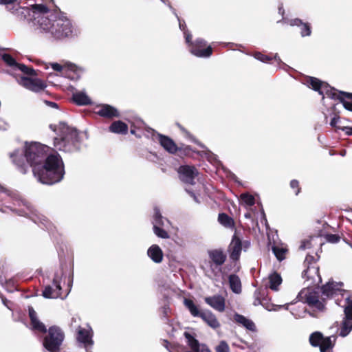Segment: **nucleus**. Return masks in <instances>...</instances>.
I'll return each mask as SVG.
<instances>
[{
    "label": "nucleus",
    "instance_id": "obj_1",
    "mask_svg": "<svg viewBox=\"0 0 352 352\" xmlns=\"http://www.w3.org/2000/svg\"><path fill=\"white\" fill-rule=\"evenodd\" d=\"M49 147L38 142H26L23 149H17L10 153V157L19 170L25 174L28 165L38 181L52 185L60 182L65 175V166L58 153L47 154Z\"/></svg>",
    "mask_w": 352,
    "mask_h": 352
},
{
    "label": "nucleus",
    "instance_id": "obj_2",
    "mask_svg": "<svg viewBox=\"0 0 352 352\" xmlns=\"http://www.w3.org/2000/svg\"><path fill=\"white\" fill-rule=\"evenodd\" d=\"M34 23L41 32L48 34L55 39H63L73 35L71 21L58 13L49 10L43 4L33 6Z\"/></svg>",
    "mask_w": 352,
    "mask_h": 352
},
{
    "label": "nucleus",
    "instance_id": "obj_3",
    "mask_svg": "<svg viewBox=\"0 0 352 352\" xmlns=\"http://www.w3.org/2000/svg\"><path fill=\"white\" fill-rule=\"evenodd\" d=\"M342 286V283H338L329 281L322 287L321 290L323 299L338 294H340L344 298L343 304L336 302L338 305L344 308V316L338 330L339 336L344 338L352 331V298H351L347 292L341 289ZM338 300H336V301Z\"/></svg>",
    "mask_w": 352,
    "mask_h": 352
},
{
    "label": "nucleus",
    "instance_id": "obj_4",
    "mask_svg": "<svg viewBox=\"0 0 352 352\" xmlns=\"http://www.w3.org/2000/svg\"><path fill=\"white\" fill-rule=\"evenodd\" d=\"M50 129L57 135L54 140V147L64 152H73L79 149L80 140L78 133L65 122L58 124H50Z\"/></svg>",
    "mask_w": 352,
    "mask_h": 352
},
{
    "label": "nucleus",
    "instance_id": "obj_5",
    "mask_svg": "<svg viewBox=\"0 0 352 352\" xmlns=\"http://www.w3.org/2000/svg\"><path fill=\"white\" fill-rule=\"evenodd\" d=\"M307 84L323 97L326 95L331 98H338L346 109L352 111V94L338 91L328 84L314 77L307 79Z\"/></svg>",
    "mask_w": 352,
    "mask_h": 352
},
{
    "label": "nucleus",
    "instance_id": "obj_6",
    "mask_svg": "<svg viewBox=\"0 0 352 352\" xmlns=\"http://www.w3.org/2000/svg\"><path fill=\"white\" fill-rule=\"evenodd\" d=\"M314 256L307 255L305 260L307 269L302 272V277L305 278L307 285L316 286L321 283V277L319 274V267L316 264Z\"/></svg>",
    "mask_w": 352,
    "mask_h": 352
},
{
    "label": "nucleus",
    "instance_id": "obj_7",
    "mask_svg": "<svg viewBox=\"0 0 352 352\" xmlns=\"http://www.w3.org/2000/svg\"><path fill=\"white\" fill-rule=\"evenodd\" d=\"M63 338L64 334L59 327H51L44 339L43 346L50 352H59Z\"/></svg>",
    "mask_w": 352,
    "mask_h": 352
},
{
    "label": "nucleus",
    "instance_id": "obj_8",
    "mask_svg": "<svg viewBox=\"0 0 352 352\" xmlns=\"http://www.w3.org/2000/svg\"><path fill=\"white\" fill-rule=\"evenodd\" d=\"M313 287L314 286L307 284V287L302 289L299 292L298 298L302 302L307 303L319 311H323L324 309V299L322 298V301L319 300L318 292L315 291Z\"/></svg>",
    "mask_w": 352,
    "mask_h": 352
},
{
    "label": "nucleus",
    "instance_id": "obj_9",
    "mask_svg": "<svg viewBox=\"0 0 352 352\" xmlns=\"http://www.w3.org/2000/svg\"><path fill=\"white\" fill-rule=\"evenodd\" d=\"M23 205L25 207V209L19 210V214L21 216L29 217L35 223L43 226L50 232L53 230V223L43 214L34 211L28 203L21 201Z\"/></svg>",
    "mask_w": 352,
    "mask_h": 352
},
{
    "label": "nucleus",
    "instance_id": "obj_10",
    "mask_svg": "<svg viewBox=\"0 0 352 352\" xmlns=\"http://www.w3.org/2000/svg\"><path fill=\"white\" fill-rule=\"evenodd\" d=\"M63 276V270H59L54 274L52 284L46 285L43 290V296L45 298H61V280Z\"/></svg>",
    "mask_w": 352,
    "mask_h": 352
},
{
    "label": "nucleus",
    "instance_id": "obj_11",
    "mask_svg": "<svg viewBox=\"0 0 352 352\" xmlns=\"http://www.w3.org/2000/svg\"><path fill=\"white\" fill-rule=\"evenodd\" d=\"M335 336L324 338L320 332H314L309 337L310 344L314 346H320V352H332L336 342Z\"/></svg>",
    "mask_w": 352,
    "mask_h": 352
},
{
    "label": "nucleus",
    "instance_id": "obj_12",
    "mask_svg": "<svg viewBox=\"0 0 352 352\" xmlns=\"http://www.w3.org/2000/svg\"><path fill=\"white\" fill-rule=\"evenodd\" d=\"M153 224V232L156 236L162 239L169 238L168 232L160 226L167 228L170 225V222L169 220L162 216L160 211L157 208H155L154 209Z\"/></svg>",
    "mask_w": 352,
    "mask_h": 352
},
{
    "label": "nucleus",
    "instance_id": "obj_13",
    "mask_svg": "<svg viewBox=\"0 0 352 352\" xmlns=\"http://www.w3.org/2000/svg\"><path fill=\"white\" fill-rule=\"evenodd\" d=\"M206 45V42L204 39L197 38L190 44V52L197 57L208 58L212 54V50L210 46L204 48Z\"/></svg>",
    "mask_w": 352,
    "mask_h": 352
},
{
    "label": "nucleus",
    "instance_id": "obj_14",
    "mask_svg": "<svg viewBox=\"0 0 352 352\" xmlns=\"http://www.w3.org/2000/svg\"><path fill=\"white\" fill-rule=\"evenodd\" d=\"M178 174L181 181L186 184L193 185L195 178L197 176L198 172L195 167L190 166H181L178 168Z\"/></svg>",
    "mask_w": 352,
    "mask_h": 352
},
{
    "label": "nucleus",
    "instance_id": "obj_15",
    "mask_svg": "<svg viewBox=\"0 0 352 352\" xmlns=\"http://www.w3.org/2000/svg\"><path fill=\"white\" fill-rule=\"evenodd\" d=\"M3 60L14 70H19L23 74H28L30 76H35V71L30 67L25 66L23 64H19L16 63L15 59L8 54H3L1 55Z\"/></svg>",
    "mask_w": 352,
    "mask_h": 352
},
{
    "label": "nucleus",
    "instance_id": "obj_16",
    "mask_svg": "<svg viewBox=\"0 0 352 352\" xmlns=\"http://www.w3.org/2000/svg\"><path fill=\"white\" fill-rule=\"evenodd\" d=\"M20 84L26 89L34 92L41 91L46 87L45 82L38 78L21 77Z\"/></svg>",
    "mask_w": 352,
    "mask_h": 352
},
{
    "label": "nucleus",
    "instance_id": "obj_17",
    "mask_svg": "<svg viewBox=\"0 0 352 352\" xmlns=\"http://www.w3.org/2000/svg\"><path fill=\"white\" fill-rule=\"evenodd\" d=\"M92 329L88 327L87 329L79 327L77 331V340L83 344L86 350L88 351L94 344L92 340Z\"/></svg>",
    "mask_w": 352,
    "mask_h": 352
},
{
    "label": "nucleus",
    "instance_id": "obj_18",
    "mask_svg": "<svg viewBox=\"0 0 352 352\" xmlns=\"http://www.w3.org/2000/svg\"><path fill=\"white\" fill-rule=\"evenodd\" d=\"M184 336L187 340V344L193 352H211L206 344H201L195 338L194 335L185 331Z\"/></svg>",
    "mask_w": 352,
    "mask_h": 352
},
{
    "label": "nucleus",
    "instance_id": "obj_19",
    "mask_svg": "<svg viewBox=\"0 0 352 352\" xmlns=\"http://www.w3.org/2000/svg\"><path fill=\"white\" fill-rule=\"evenodd\" d=\"M205 302L214 309L223 312L225 310V298L221 295L206 297Z\"/></svg>",
    "mask_w": 352,
    "mask_h": 352
},
{
    "label": "nucleus",
    "instance_id": "obj_20",
    "mask_svg": "<svg viewBox=\"0 0 352 352\" xmlns=\"http://www.w3.org/2000/svg\"><path fill=\"white\" fill-rule=\"evenodd\" d=\"M96 112L100 116L107 118H118L120 116L118 111L115 107L106 104L98 107V109Z\"/></svg>",
    "mask_w": 352,
    "mask_h": 352
},
{
    "label": "nucleus",
    "instance_id": "obj_21",
    "mask_svg": "<svg viewBox=\"0 0 352 352\" xmlns=\"http://www.w3.org/2000/svg\"><path fill=\"white\" fill-rule=\"evenodd\" d=\"M285 23H287L291 26H298L300 28V35L302 37L309 36L311 34V30L310 24L308 23H303L302 20L299 19H294L284 21Z\"/></svg>",
    "mask_w": 352,
    "mask_h": 352
},
{
    "label": "nucleus",
    "instance_id": "obj_22",
    "mask_svg": "<svg viewBox=\"0 0 352 352\" xmlns=\"http://www.w3.org/2000/svg\"><path fill=\"white\" fill-rule=\"evenodd\" d=\"M157 137L160 145L166 151L172 154L175 153L177 151L178 147L172 139L168 136L161 134H157Z\"/></svg>",
    "mask_w": 352,
    "mask_h": 352
},
{
    "label": "nucleus",
    "instance_id": "obj_23",
    "mask_svg": "<svg viewBox=\"0 0 352 352\" xmlns=\"http://www.w3.org/2000/svg\"><path fill=\"white\" fill-rule=\"evenodd\" d=\"M208 256L212 262L218 267H221L226 260V254L221 250L208 251Z\"/></svg>",
    "mask_w": 352,
    "mask_h": 352
},
{
    "label": "nucleus",
    "instance_id": "obj_24",
    "mask_svg": "<svg viewBox=\"0 0 352 352\" xmlns=\"http://www.w3.org/2000/svg\"><path fill=\"white\" fill-rule=\"evenodd\" d=\"M230 258L232 260H238L241 252V241L239 237L234 236L229 247Z\"/></svg>",
    "mask_w": 352,
    "mask_h": 352
},
{
    "label": "nucleus",
    "instance_id": "obj_25",
    "mask_svg": "<svg viewBox=\"0 0 352 352\" xmlns=\"http://www.w3.org/2000/svg\"><path fill=\"white\" fill-rule=\"evenodd\" d=\"M201 318L211 328L216 329L220 327L216 316L210 311H204Z\"/></svg>",
    "mask_w": 352,
    "mask_h": 352
},
{
    "label": "nucleus",
    "instance_id": "obj_26",
    "mask_svg": "<svg viewBox=\"0 0 352 352\" xmlns=\"http://www.w3.org/2000/svg\"><path fill=\"white\" fill-rule=\"evenodd\" d=\"M147 255L155 263H160L163 260V252L157 245H152L148 249Z\"/></svg>",
    "mask_w": 352,
    "mask_h": 352
},
{
    "label": "nucleus",
    "instance_id": "obj_27",
    "mask_svg": "<svg viewBox=\"0 0 352 352\" xmlns=\"http://www.w3.org/2000/svg\"><path fill=\"white\" fill-rule=\"evenodd\" d=\"M28 311L32 328L41 332H46L45 326L38 320V319L37 318L36 313L33 309V307H29Z\"/></svg>",
    "mask_w": 352,
    "mask_h": 352
},
{
    "label": "nucleus",
    "instance_id": "obj_28",
    "mask_svg": "<svg viewBox=\"0 0 352 352\" xmlns=\"http://www.w3.org/2000/svg\"><path fill=\"white\" fill-rule=\"evenodd\" d=\"M234 318L237 323L240 324L247 329L252 331H256V326L252 320L239 314H236Z\"/></svg>",
    "mask_w": 352,
    "mask_h": 352
},
{
    "label": "nucleus",
    "instance_id": "obj_29",
    "mask_svg": "<svg viewBox=\"0 0 352 352\" xmlns=\"http://www.w3.org/2000/svg\"><path fill=\"white\" fill-rule=\"evenodd\" d=\"M50 65L52 68L56 72L71 71L76 72L78 70V67L76 65L69 62H65L63 65L57 63H51Z\"/></svg>",
    "mask_w": 352,
    "mask_h": 352
},
{
    "label": "nucleus",
    "instance_id": "obj_30",
    "mask_svg": "<svg viewBox=\"0 0 352 352\" xmlns=\"http://www.w3.org/2000/svg\"><path fill=\"white\" fill-rule=\"evenodd\" d=\"M109 131L114 133L126 134L128 132V126L122 121H115L109 126Z\"/></svg>",
    "mask_w": 352,
    "mask_h": 352
},
{
    "label": "nucleus",
    "instance_id": "obj_31",
    "mask_svg": "<svg viewBox=\"0 0 352 352\" xmlns=\"http://www.w3.org/2000/svg\"><path fill=\"white\" fill-rule=\"evenodd\" d=\"M229 283L231 290L235 294L241 292V283L239 277L235 274L229 276Z\"/></svg>",
    "mask_w": 352,
    "mask_h": 352
},
{
    "label": "nucleus",
    "instance_id": "obj_32",
    "mask_svg": "<svg viewBox=\"0 0 352 352\" xmlns=\"http://www.w3.org/2000/svg\"><path fill=\"white\" fill-rule=\"evenodd\" d=\"M73 100L78 105H87L91 103V100L83 91L73 94Z\"/></svg>",
    "mask_w": 352,
    "mask_h": 352
},
{
    "label": "nucleus",
    "instance_id": "obj_33",
    "mask_svg": "<svg viewBox=\"0 0 352 352\" xmlns=\"http://www.w3.org/2000/svg\"><path fill=\"white\" fill-rule=\"evenodd\" d=\"M269 287L274 291H277L278 287L282 283V278L281 276L274 272L269 276Z\"/></svg>",
    "mask_w": 352,
    "mask_h": 352
},
{
    "label": "nucleus",
    "instance_id": "obj_34",
    "mask_svg": "<svg viewBox=\"0 0 352 352\" xmlns=\"http://www.w3.org/2000/svg\"><path fill=\"white\" fill-rule=\"evenodd\" d=\"M184 303L192 316L201 318L203 311L199 310L197 306L193 302L192 300L185 298Z\"/></svg>",
    "mask_w": 352,
    "mask_h": 352
},
{
    "label": "nucleus",
    "instance_id": "obj_35",
    "mask_svg": "<svg viewBox=\"0 0 352 352\" xmlns=\"http://www.w3.org/2000/svg\"><path fill=\"white\" fill-rule=\"evenodd\" d=\"M219 222L226 228H231L233 226V220L225 213H221L218 217Z\"/></svg>",
    "mask_w": 352,
    "mask_h": 352
},
{
    "label": "nucleus",
    "instance_id": "obj_36",
    "mask_svg": "<svg viewBox=\"0 0 352 352\" xmlns=\"http://www.w3.org/2000/svg\"><path fill=\"white\" fill-rule=\"evenodd\" d=\"M241 202L246 206H252L255 204L254 197L249 193H243L240 196Z\"/></svg>",
    "mask_w": 352,
    "mask_h": 352
},
{
    "label": "nucleus",
    "instance_id": "obj_37",
    "mask_svg": "<svg viewBox=\"0 0 352 352\" xmlns=\"http://www.w3.org/2000/svg\"><path fill=\"white\" fill-rule=\"evenodd\" d=\"M21 0H0V4L6 5L7 8L12 11L13 10H17V7Z\"/></svg>",
    "mask_w": 352,
    "mask_h": 352
},
{
    "label": "nucleus",
    "instance_id": "obj_38",
    "mask_svg": "<svg viewBox=\"0 0 352 352\" xmlns=\"http://www.w3.org/2000/svg\"><path fill=\"white\" fill-rule=\"evenodd\" d=\"M272 251L278 260L283 261L285 258V254L287 250L284 248L274 246Z\"/></svg>",
    "mask_w": 352,
    "mask_h": 352
},
{
    "label": "nucleus",
    "instance_id": "obj_39",
    "mask_svg": "<svg viewBox=\"0 0 352 352\" xmlns=\"http://www.w3.org/2000/svg\"><path fill=\"white\" fill-rule=\"evenodd\" d=\"M299 310L292 309L290 312L296 318H304L306 314L305 307L302 305L301 307H298Z\"/></svg>",
    "mask_w": 352,
    "mask_h": 352
},
{
    "label": "nucleus",
    "instance_id": "obj_40",
    "mask_svg": "<svg viewBox=\"0 0 352 352\" xmlns=\"http://www.w3.org/2000/svg\"><path fill=\"white\" fill-rule=\"evenodd\" d=\"M217 352H229L230 349L228 344L225 341H221L219 345L216 347Z\"/></svg>",
    "mask_w": 352,
    "mask_h": 352
},
{
    "label": "nucleus",
    "instance_id": "obj_41",
    "mask_svg": "<svg viewBox=\"0 0 352 352\" xmlns=\"http://www.w3.org/2000/svg\"><path fill=\"white\" fill-rule=\"evenodd\" d=\"M254 58L261 62H263V63H267L268 62L269 60H272V58L269 56H267V55H265V54H263L261 52H256L254 54Z\"/></svg>",
    "mask_w": 352,
    "mask_h": 352
},
{
    "label": "nucleus",
    "instance_id": "obj_42",
    "mask_svg": "<svg viewBox=\"0 0 352 352\" xmlns=\"http://www.w3.org/2000/svg\"><path fill=\"white\" fill-rule=\"evenodd\" d=\"M290 187L292 189H296L295 191V195H298L300 192V188L299 186V182L296 179H293L290 182Z\"/></svg>",
    "mask_w": 352,
    "mask_h": 352
},
{
    "label": "nucleus",
    "instance_id": "obj_43",
    "mask_svg": "<svg viewBox=\"0 0 352 352\" xmlns=\"http://www.w3.org/2000/svg\"><path fill=\"white\" fill-rule=\"evenodd\" d=\"M327 240L330 243H336L339 241L340 237L337 234H328Z\"/></svg>",
    "mask_w": 352,
    "mask_h": 352
},
{
    "label": "nucleus",
    "instance_id": "obj_44",
    "mask_svg": "<svg viewBox=\"0 0 352 352\" xmlns=\"http://www.w3.org/2000/svg\"><path fill=\"white\" fill-rule=\"evenodd\" d=\"M168 6L170 7V8L173 10V13L175 14V16H177V18L178 19V21H179V28L182 31H186V24L184 23V21L182 22L181 20L179 19L178 16L177 15V14L175 13V10L172 8V6L170 5H168Z\"/></svg>",
    "mask_w": 352,
    "mask_h": 352
},
{
    "label": "nucleus",
    "instance_id": "obj_45",
    "mask_svg": "<svg viewBox=\"0 0 352 352\" xmlns=\"http://www.w3.org/2000/svg\"><path fill=\"white\" fill-rule=\"evenodd\" d=\"M185 40L186 43L188 44L189 47H190V44L192 43L191 41L192 35L188 31H184V32Z\"/></svg>",
    "mask_w": 352,
    "mask_h": 352
},
{
    "label": "nucleus",
    "instance_id": "obj_46",
    "mask_svg": "<svg viewBox=\"0 0 352 352\" xmlns=\"http://www.w3.org/2000/svg\"><path fill=\"white\" fill-rule=\"evenodd\" d=\"M311 248L310 241H302L300 245V249H301V250H305L307 248Z\"/></svg>",
    "mask_w": 352,
    "mask_h": 352
},
{
    "label": "nucleus",
    "instance_id": "obj_47",
    "mask_svg": "<svg viewBox=\"0 0 352 352\" xmlns=\"http://www.w3.org/2000/svg\"><path fill=\"white\" fill-rule=\"evenodd\" d=\"M339 122L340 118L338 116H335L331 119L330 124L333 127H336Z\"/></svg>",
    "mask_w": 352,
    "mask_h": 352
},
{
    "label": "nucleus",
    "instance_id": "obj_48",
    "mask_svg": "<svg viewBox=\"0 0 352 352\" xmlns=\"http://www.w3.org/2000/svg\"><path fill=\"white\" fill-rule=\"evenodd\" d=\"M288 306H289V305L287 304V305H283V306H276L277 308L271 309V308H269V307H266V309L268 311H278L280 307H285V309H288Z\"/></svg>",
    "mask_w": 352,
    "mask_h": 352
},
{
    "label": "nucleus",
    "instance_id": "obj_49",
    "mask_svg": "<svg viewBox=\"0 0 352 352\" xmlns=\"http://www.w3.org/2000/svg\"><path fill=\"white\" fill-rule=\"evenodd\" d=\"M163 314L164 315V316H168V314L170 313V308L168 305H165L163 307Z\"/></svg>",
    "mask_w": 352,
    "mask_h": 352
},
{
    "label": "nucleus",
    "instance_id": "obj_50",
    "mask_svg": "<svg viewBox=\"0 0 352 352\" xmlns=\"http://www.w3.org/2000/svg\"><path fill=\"white\" fill-rule=\"evenodd\" d=\"M186 191L193 197L194 200L196 202H199L197 199V197L195 196V195L193 192L189 191L188 190H186Z\"/></svg>",
    "mask_w": 352,
    "mask_h": 352
},
{
    "label": "nucleus",
    "instance_id": "obj_51",
    "mask_svg": "<svg viewBox=\"0 0 352 352\" xmlns=\"http://www.w3.org/2000/svg\"><path fill=\"white\" fill-rule=\"evenodd\" d=\"M6 123L0 120V129H6Z\"/></svg>",
    "mask_w": 352,
    "mask_h": 352
},
{
    "label": "nucleus",
    "instance_id": "obj_52",
    "mask_svg": "<svg viewBox=\"0 0 352 352\" xmlns=\"http://www.w3.org/2000/svg\"><path fill=\"white\" fill-rule=\"evenodd\" d=\"M274 58L279 63L281 62V60L280 58H279V56H278L277 54H276L274 56Z\"/></svg>",
    "mask_w": 352,
    "mask_h": 352
},
{
    "label": "nucleus",
    "instance_id": "obj_53",
    "mask_svg": "<svg viewBox=\"0 0 352 352\" xmlns=\"http://www.w3.org/2000/svg\"><path fill=\"white\" fill-rule=\"evenodd\" d=\"M48 104L51 106V107H57V104L53 102H48Z\"/></svg>",
    "mask_w": 352,
    "mask_h": 352
},
{
    "label": "nucleus",
    "instance_id": "obj_54",
    "mask_svg": "<svg viewBox=\"0 0 352 352\" xmlns=\"http://www.w3.org/2000/svg\"><path fill=\"white\" fill-rule=\"evenodd\" d=\"M278 12H279L280 14H283L284 10H283V7L282 6L278 8Z\"/></svg>",
    "mask_w": 352,
    "mask_h": 352
},
{
    "label": "nucleus",
    "instance_id": "obj_55",
    "mask_svg": "<svg viewBox=\"0 0 352 352\" xmlns=\"http://www.w3.org/2000/svg\"><path fill=\"white\" fill-rule=\"evenodd\" d=\"M5 192V189L3 187L0 186V194Z\"/></svg>",
    "mask_w": 352,
    "mask_h": 352
},
{
    "label": "nucleus",
    "instance_id": "obj_56",
    "mask_svg": "<svg viewBox=\"0 0 352 352\" xmlns=\"http://www.w3.org/2000/svg\"><path fill=\"white\" fill-rule=\"evenodd\" d=\"M347 133L349 135H352V127L349 129V131H347Z\"/></svg>",
    "mask_w": 352,
    "mask_h": 352
},
{
    "label": "nucleus",
    "instance_id": "obj_57",
    "mask_svg": "<svg viewBox=\"0 0 352 352\" xmlns=\"http://www.w3.org/2000/svg\"><path fill=\"white\" fill-rule=\"evenodd\" d=\"M340 155L342 156H344L346 155V151L345 150L342 151L340 153Z\"/></svg>",
    "mask_w": 352,
    "mask_h": 352
},
{
    "label": "nucleus",
    "instance_id": "obj_58",
    "mask_svg": "<svg viewBox=\"0 0 352 352\" xmlns=\"http://www.w3.org/2000/svg\"><path fill=\"white\" fill-rule=\"evenodd\" d=\"M245 248H248L250 246V243L248 241H245Z\"/></svg>",
    "mask_w": 352,
    "mask_h": 352
},
{
    "label": "nucleus",
    "instance_id": "obj_59",
    "mask_svg": "<svg viewBox=\"0 0 352 352\" xmlns=\"http://www.w3.org/2000/svg\"><path fill=\"white\" fill-rule=\"evenodd\" d=\"M3 304L7 307H8V308H9V306H8V305L7 304V302H6V300L3 299Z\"/></svg>",
    "mask_w": 352,
    "mask_h": 352
},
{
    "label": "nucleus",
    "instance_id": "obj_60",
    "mask_svg": "<svg viewBox=\"0 0 352 352\" xmlns=\"http://www.w3.org/2000/svg\"><path fill=\"white\" fill-rule=\"evenodd\" d=\"M245 218H250V214L246 213V214H245Z\"/></svg>",
    "mask_w": 352,
    "mask_h": 352
},
{
    "label": "nucleus",
    "instance_id": "obj_61",
    "mask_svg": "<svg viewBox=\"0 0 352 352\" xmlns=\"http://www.w3.org/2000/svg\"><path fill=\"white\" fill-rule=\"evenodd\" d=\"M131 133H134V131H133V130H131Z\"/></svg>",
    "mask_w": 352,
    "mask_h": 352
},
{
    "label": "nucleus",
    "instance_id": "obj_62",
    "mask_svg": "<svg viewBox=\"0 0 352 352\" xmlns=\"http://www.w3.org/2000/svg\"><path fill=\"white\" fill-rule=\"evenodd\" d=\"M45 69H47V66L46 65V64H45Z\"/></svg>",
    "mask_w": 352,
    "mask_h": 352
},
{
    "label": "nucleus",
    "instance_id": "obj_63",
    "mask_svg": "<svg viewBox=\"0 0 352 352\" xmlns=\"http://www.w3.org/2000/svg\"><path fill=\"white\" fill-rule=\"evenodd\" d=\"M162 2L166 3L165 0H161Z\"/></svg>",
    "mask_w": 352,
    "mask_h": 352
},
{
    "label": "nucleus",
    "instance_id": "obj_64",
    "mask_svg": "<svg viewBox=\"0 0 352 352\" xmlns=\"http://www.w3.org/2000/svg\"><path fill=\"white\" fill-rule=\"evenodd\" d=\"M350 246L352 248V244H350Z\"/></svg>",
    "mask_w": 352,
    "mask_h": 352
}]
</instances>
